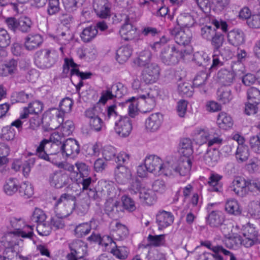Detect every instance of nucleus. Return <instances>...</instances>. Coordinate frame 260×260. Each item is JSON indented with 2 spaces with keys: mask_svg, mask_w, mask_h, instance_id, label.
I'll return each mask as SVG.
<instances>
[{
  "mask_svg": "<svg viewBox=\"0 0 260 260\" xmlns=\"http://www.w3.org/2000/svg\"><path fill=\"white\" fill-rule=\"evenodd\" d=\"M217 78L224 86L230 85L235 78L234 74L231 70L221 69L217 73Z\"/></svg>",
  "mask_w": 260,
  "mask_h": 260,
  "instance_id": "35",
  "label": "nucleus"
},
{
  "mask_svg": "<svg viewBox=\"0 0 260 260\" xmlns=\"http://www.w3.org/2000/svg\"><path fill=\"white\" fill-rule=\"evenodd\" d=\"M117 105L116 104L107 106L104 112L100 113L99 116V132L102 129V124L103 123V119L105 121L113 118L115 120L114 129L116 133L120 137L125 138L131 134L133 126L132 121L128 116H122L119 115L116 111Z\"/></svg>",
  "mask_w": 260,
  "mask_h": 260,
  "instance_id": "2",
  "label": "nucleus"
},
{
  "mask_svg": "<svg viewBox=\"0 0 260 260\" xmlns=\"http://www.w3.org/2000/svg\"><path fill=\"white\" fill-rule=\"evenodd\" d=\"M249 155L248 146L246 145H240L237 146L235 153V156L239 162L246 161Z\"/></svg>",
  "mask_w": 260,
  "mask_h": 260,
  "instance_id": "49",
  "label": "nucleus"
},
{
  "mask_svg": "<svg viewBox=\"0 0 260 260\" xmlns=\"http://www.w3.org/2000/svg\"><path fill=\"white\" fill-rule=\"evenodd\" d=\"M33 23L30 18L26 16L19 17V31L27 33L31 30Z\"/></svg>",
  "mask_w": 260,
  "mask_h": 260,
  "instance_id": "46",
  "label": "nucleus"
},
{
  "mask_svg": "<svg viewBox=\"0 0 260 260\" xmlns=\"http://www.w3.org/2000/svg\"><path fill=\"white\" fill-rule=\"evenodd\" d=\"M64 63L63 66V72L65 74H68L70 70V68L72 67V69L71 70L70 74L71 76L76 75L80 78V81L79 83L76 85V90L79 91L81 87L83 86V80L89 79L91 77L92 74L90 72H81L79 69H76L75 68L78 66V64L74 62L72 58H64Z\"/></svg>",
  "mask_w": 260,
  "mask_h": 260,
  "instance_id": "9",
  "label": "nucleus"
},
{
  "mask_svg": "<svg viewBox=\"0 0 260 260\" xmlns=\"http://www.w3.org/2000/svg\"><path fill=\"white\" fill-rule=\"evenodd\" d=\"M165 236L166 235L164 234L158 235L149 234L147 237L148 245L153 247H159L164 245L166 242Z\"/></svg>",
  "mask_w": 260,
  "mask_h": 260,
  "instance_id": "52",
  "label": "nucleus"
},
{
  "mask_svg": "<svg viewBox=\"0 0 260 260\" xmlns=\"http://www.w3.org/2000/svg\"><path fill=\"white\" fill-rule=\"evenodd\" d=\"M157 96V92L155 89L145 88L144 93L140 94L137 96H133L126 100L123 104L127 106L128 114L132 118L135 117L137 113L138 100L141 99L145 103L144 107L146 110L144 112L151 111L155 106V99Z\"/></svg>",
  "mask_w": 260,
  "mask_h": 260,
  "instance_id": "3",
  "label": "nucleus"
},
{
  "mask_svg": "<svg viewBox=\"0 0 260 260\" xmlns=\"http://www.w3.org/2000/svg\"><path fill=\"white\" fill-rule=\"evenodd\" d=\"M18 180L15 178H10L6 181L4 185V190L7 194L11 196L18 190Z\"/></svg>",
  "mask_w": 260,
  "mask_h": 260,
  "instance_id": "47",
  "label": "nucleus"
},
{
  "mask_svg": "<svg viewBox=\"0 0 260 260\" xmlns=\"http://www.w3.org/2000/svg\"><path fill=\"white\" fill-rule=\"evenodd\" d=\"M193 60L199 66L205 67L206 70L207 66L210 62V57L207 53L203 51H198L194 53Z\"/></svg>",
  "mask_w": 260,
  "mask_h": 260,
  "instance_id": "41",
  "label": "nucleus"
},
{
  "mask_svg": "<svg viewBox=\"0 0 260 260\" xmlns=\"http://www.w3.org/2000/svg\"><path fill=\"white\" fill-rule=\"evenodd\" d=\"M200 246L205 247L212 252H204L202 254L203 260H226L221 252L227 253L226 249L220 244L216 243L215 241L209 240L200 241Z\"/></svg>",
  "mask_w": 260,
  "mask_h": 260,
  "instance_id": "5",
  "label": "nucleus"
},
{
  "mask_svg": "<svg viewBox=\"0 0 260 260\" xmlns=\"http://www.w3.org/2000/svg\"><path fill=\"white\" fill-rule=\"evenodd\" d=\"M246 184V196H256L260 194V181L259 180H247Z\"/></svg>",
  "mask_w": 260,
  "mask_h": 260,
  "instance_id": "39",
  "label": "nucleus"
},
{
  "mask_svg": "<svg viewBox=\"0 0 260 260\" xmlns=\"http://www.w3.org/2000/svg\"><path fill=\"white\" fill-rule=\"evenodd\" d=\"M91 230L90 225L87 222L82 223L77 225L74 230L75 235L81 238L87 235Z\"/></svg>",
  "mask_w": 260,
  "mask_h": 260,
  "instance_id": "57",
  "label": "nucleus"
},
{
  "mask_svg": "<svg viewBox=\"0 0 260 260\" xmlns=\"http://www.w3.org/2000/svg\"><path fill=\"white\" fill-rule=\"evenodd\" d=\"M116 242L109 235H104L102 237L99 234V245L104 247L105 250L109 251L115 245Z\"/></svg>",
  "mask_w": 260,
  "mask_h": 260,
  "instance_id": "54",
  "label": "nucleus"
},
{
  "mask_svg": "<svg viewBox=\"0 0 260 260\" xmlns=\"http://www.w3.org/2000/svg\"><path fill=\"white\" fill-rule=\"evenodd\" d=\"M149 173L160 175L164 174L165 176H170L172 173V170H169V163H162V160L158 156L151 155L146 156L144 160Z\"/></svg>",
  "mask_w": 260,
  "mask_h": 260,
  "instance_id": "4",
  "label": "nucleus"
},
{
  "mask_svg": "<svg viewBox=\"0 0 260 260\" xmlns=\"http://www.w3.org/2000/svg\"><path fill=\"white\" fill-rule=\"evenodd\" d=\"M178 91L182 96L190 97L193 94V87L189 83L184 82L178 85Z\"/></svg>",
  "mask_w": 260,
  "mask_h": 260,
  "instance_id": "63",
  "label": "nucleus"
},
{
  "mask_svg": "<svg viewBox=\"0 0 260 260\" xmlns=\"http://www.w3.org/2000/svg\"><path fill=\"white\" fill-rule=\"evenodd\" d=\"M71 252L67 255L68 260H75V257H83L87 251V247L81 240L76 239L69 245Z\"/></svg>",
  "mask_w": 260,
  "mask_h": 260,
  "instance_id": "12",
  "label": "nucleus"
},
{
  "mask_svg": "<svg viewBox=\"0 0 260 260\" xmlns=\"http://www.w3.org/2000/svg\"><path fill=\"white\" fill-rule=\"evenodd\" d=\"M223 176L217 173L210 174L208 181V190L210 192L221 193L223 191V183L221 182Z\"/></svg>",
  "mask_w": 260,
  "mask_h": 260,
  "instance_id": "19",
  "label": "nucleus"
},
{
  "mask_svg": "<svg viewBox=\"0 0 260 260\" xmlns=\"http://www.w3.org/2000/svg\"><path fill=\"white\" fill-rule=\"evenodd\" d=\"M247 180L241 177H236L232 182V185L230 186L231 190L240 197H246V187Z\"/></svg>",
  "mask_w": 260,
  "mask_h": 260,
  "instance_id": "27",
  "label": "nucleus"
},
{
  "mask_svg": "<svg viewBox=\"0 0 260 260\" xmlns=\"http://www.w3.org/2000/svg\"><path fill=\"white\" fill-rule=\"evenodd\" d=\"M17 61L11 59L5 64H0V76H12L16 74L17 71Z\"/></svg>",
  "mask_w": 260,
  "mask_h": 260,
  "instance_id": "32",
  "label": "nucleus"
},
{
  "mask_svg": "<svg viewBox=\"0 0 260 260\" xmlns=\"http://www.w3.org/2000/svg\"><path fill=\"white\" fill-rule=\"evenodd\" d=\"M217 123L220 128L226 129L233 125L231 117L225 112H220L217 117Z\"/></svg>",
  "mask_w": 260,
  "mask_h": 260,
  "instance_id": "45",
  "label": "nucleus"
},
{
  "mask_svg": "<svg viewBox=\"0 0 260 260\" xmlns=\"http://www.w3.org/2000/svg\"><path fill=\"white\" fill-rule=\"evenodd\" d=\"M19 192L21 196L25 199L30 198L34 194V189L31 185L28 183H22L19 188Z\"/></svg>",
  "mask_w": 260,
  "mask_h": 260,
  "instance_id": "60",
  "label": "nucleus"
},
{
  "mask_svg": "<svg viewBox=\"0 0 260 260\" xmlns=\"http://www.w3.org/2000/svg\"><path fill=\"white\" fill-rule=\"evenodd\" d=\"M89 206V199L83 198L76 202L75 208L77 213L79 215H84L88 211Z\"/></svg>",
  "mask_w": 260,
  "mask_h": 260,
  "instance_id": "53",
  "label": "nucleus"
},
{
  "mask_svg": "<svg viewBox=\"0 0 260 260\" xmlns=\"http://www.w3.org/2000/svg\"><path fill=\"white\" fill-rule=\"evenodd\" d=\"M43 43V38L39 34L29 35L25 40V47L28 50H32L39 47Z\"/></svg>",
  "mask_w": 260,
  "mask_h": 260,
  "instance_id": "33",
  "label": "nucleus"
},
{
  "mask_svg": "<svg viewBox=\"0 0 260 260\" xmlns=\"http://www.w3.org/2000/svg\"><path fill=\"white\" fill-rule=\"evenodd\" d=\"M210 72L206 71H201L197 73L193 80V85L194 87L201 88L200 91L205 93L207 91L204 85L210 76Z\"/></svg>",
  "mask_w": 260,
  "mask_h": 260,
  "instance_id": "31",
  "label": "nucleus"
},
{
  "mask_svg": "<svg viewBox=\"0 0 260 260\" xmlns=\"http://www.w3.org/2000/svg\"><path fill=\"white\" fill-rule=\"evenodd\" d=\"M241 233L243 237H240L239 240L241 244L245 247L260 243V234L254 224L248 223L243 225Z\"/></svg>",
  "mask_w": 260,
  "mask_h": 260,
  "instance_id": "6",
  "label": "nucleus"
},
{
  "mask_svg": "<svg viewBox=\"0 0 260 260\" xmlns=\"http://www.w3.org/2000/svg\"><path fill=\"white\" fill-rule=\"evenodd\" d=\"M224 62L223 59L217 53H215V50H213L212 63L210 67L207 68L208 72L211 73L217 70L219 68L223 66Z\"/></svg>",
  "mask_w": 260,
  "mask_h": 260,
  "instance_id": "61",
  "label": "nucleus"
},
{
  "mask_svg": "<svg viewBox=\"0 0 260 260\" xmlns=\"http://www.w3.org/2000/svg\"><path fill=\"white\" fill-rule=\"evenodd\" d=\"M91 131H98V103L87 109L84 112Z\"/></svg>",
  "mask_w": 260,
  "mask_h": 260,
  "instance_id": "20",
  "label": "nucleus"
},
{
  "mask_svg": "<svg viewBox=\"0 0 260 260\" xmlns=\"http://www.w3.org/2000/svg\"><path fill=\"white\" fill-rule=\"evenodd\" d=\"M132 177L131 170L124 166H117L115 170V179L120 184H125Z\"/></svg>",
  "mask_w": 260,
  "mask_h": 260,
  "instance_id": "23",
  "label": "nucleus"
},
{
  "mask_svg": "<svg viewBox=\"0 0 260 260\" xmlns=\"http://www.w3.org/2000/svg\"><path fill=\"white\" fill-rule=\"evenodd\" d=\"M211 131L212 130L209 131L201 127L196 128L193 132L194 140L196 143L200 145L206 144L210 138Z\"/></svg>",
  "mask_w": 260,
  "mask_h": 260,
  "instance_id": "30",
  "label": "nucleus"
},
{
  "mask_svg": "<svg viewBox=\"0 0 260 260\" xmlns=\"http://www.w3.org/2000/svg\"><path fill=\"white\" fill-rule=\"evenodd\" d=\"M105 211L110 218L117 219L122 216L123 208L119 202L108 200L105 204Z\"/></svg>",
  "mask_w": 260,
  "mask_h": 260,
  "instance_id": "18",
  "label": "nucleus"
},
{
  "mask_svg": "<svg viewBox=\"0 0 260 260\" xmlns=\"http://www.w3.org/2000/svg\"><path fill=\"white\" fill-rule=\"evenodd\" d=\"M76 198L68 193L62 194L55 204L56 211L62 214V217H66L72 212L75 208Z\"/></svg>",
  "mask_w": 260,
  "mask_h": 260,
  "instance_id": "8",
  "label": "nucleus"
},
{
  "mask_svg": "<svg viewBox=\"0 0 260 260\" xmlns=\"http://www.w3.org/2000/svg\"><path fill=\"white\" fill-rule=\"evenodd\" d=\"M62 145L51 143L47 139H43L37 147V149L47 151L50 154H58L60 152L62 153Z\"/></svg>",
  "mask_w": 260,
  "mask_h": 260,
  "instance_id": "29",
  "label": "nucleus"
},
{
  "mask_svg": "<svg viewBox=\"0 0 260 260\" xmlns=\"http://www.w3.org/2000/svg\"><path fill=\"white\" fill-rule=\"evenodd\" d=\"M230 0H211L212 10L216 13H221L229 4Z\"/></svg>",
  "mask_w": 260,
  "mask_h": 260,
  "instance_id": "64",
  "label": "nucleus"
},
{
  "mask_svg": "<svg viewBox=\"0 0 260 260\" xmlns=\"http://www.w3.org/2000/svg\"><path fill=\"white\" fill-rule=\"evenodd\" d=\"M151 58V53L149 50L142 51L139 56L135 59L134 62L139 67L149 66Z\"/></svg>",
  "mask_w": 260,
  "mask_h": 260,
  "instance_id": "48",
  "label": "nucleus"
},
{
  "mask_svg": "<svg viewBox=\"0 0 260 260\" xmlns=\"http://www.w3.org/2000/svg\"><path fill=\"white\" fill-rule=\"evenodd\" d=\"M216 205V203H209L206 207V210L208 213L206 217V223L213 228H218L222 225L224 221L223 213L219 210H213L212 209L213 207Z\"/></svg>",
  "mask_w": 260,
  "mask_h": 260,
  "instance_id": "10",
  "label": "nucleus"
},
{
  "mask_svg": "<svg viewBox=\"0 0 260 260\" xmlns=\"http://www.w3.org/2000/svg\"><path fill=\"white\" fill-rule=\"evenodd\" d=\"M200 24L204 25H213L216 28H220L223 32H228V24L227 22L219 18H216L211 15L205 14L204 16L200 18Z\"/></svg>",
  "mask_w": 260,
  "mask_h": 260,
  "instance_id": "16",
  "label": "nucleus"
},
{
  "mask_svg": "<svg viewBox=\"0 0 260 260\" xmlns=\"http://www.w3.org/2000/svg\"><path fill=\"white\" fill-rule=\"evenodd\" d=\"M69 178L66 173L60 171H55L49 174L48 181L51 186L56 188H61L69 183Z\"/></svg>",
  "mask_w": 260,
  "mask_h": 260,
  "instance_id": "17",
  "label": "nucleus"
},
{
  "mask_svg": "<svg viewBox=\"0 0 260 260\" xmlns=\"http://www.w3.org/2000/svg\"><path fill=\"white\" fill-rule=\"evenodd\" d=\"M179 151L183 157H191L192 156L193 150L192 141L189 138H183L180 140Z\"/></svg>",
  "mask_w": 260,
  "mask_h": 260,
  "instance_id": "37",
  "label": "nucleus"
},
{
  "mask_svg": "<svg viewBox=\"0 0 260 260\" xmlns=\"http://www.w3.org/2000/svg\"><path fill=\"white\" fill-rule=\"evenodd\" d=\"M177 27L182 29L183 28H189L191 27L194 23V19L189 14L180 15L176 20Z\"/></svg>",
  "mask_w": 260,
  "mask_h": 260,
  "instance_id": "42",
  "label": "nucleus"
},
{
  "mask_svg": "<svg viewBox=\"0 0 260 260\" xmlns=\"http://www.w3.org/2000/svg\"><path fill=\"white\" fill-rule=\"evenodd\" d=\"M228 43L235 47H238L245 42V35L239 29H234L230 31L227 36Z\"/></svg>",
  "mask_w": 260,
  "mask_h": 260,
  "instance_id": "26",
  "label": "nucleus"
},
{
  "mask_svg": "<svg viewBox=\"0 0 260 260\" xmlns=\"http://www.w3.org/2000/svg\"><path fill=\"white\" fill-rule=\"evenodd\" d=\"M110 87V90H112L114 93L115 97L120 98L127 92L126 86L121 82L113 84Z\"/></svg>",
  "mask_w": 260,
  "mask_h": 260,
  "instance_id": "59",
  "label": "nucleus"
},
{
  "mask_svg": "<svg viewBox=\"0 0 260 260\" xmlns=\"http://www.w3.org/2000/svg\"><path fill=\"white\" fill-rule=\"evenodd\" d=\"M57 59V55L53 51L48 49L37 51L35 55V62L40 69H46L51 67Z\"/></svg>",
  "mask_w": 260,
  "mask_h": 260,
  "instance_id": "7",
  "label": "nucleus"
},
{
  "mask_svg": "<svg viewBox=\"0 0 260 260\" xmlns=\"http://www.w3.org/2000/svg\"><path fill=\"white\" fill-rule=\"evenodd\" d=\"M121 206L124 210L128 212H133L136 209L135 201L128 196L124 195L121 197Z\"/></svg>",
  "mask_w": 260,
  "mask_h": 260,
  "instance_id": "56",
  "label": "nucleus"
},
{
  "mask_svg": "<svg viewBox=\"0 0 260 260\" xmlns=\"http://www.w3.org/2000/svg\"><path fill=\"white\" fill-rule=\"evenodd\" d=\"M248 101L256 104L260 103V90L257 88L251 87L247 90Z\"/></svg>",
  "mask_w": 260,
  "mask_h": 260,
  "instance_id": "62",
  "label": "nucleus"
},
{
  "mask_svg": "<svg viewBox=\"0 0 260 260\" xmlns=\"http://www.w3.org/2000/svg\"><path fill=\"white\" fill-rule=\"evenodd\" d=\"M36 154L39 158L55 165L57 164L59 159L58 154H50L44 150L36 149Z\"/></svg>",
  "mask_w": 260,
  "mask_h": 260,
  "instance_id": "50",
  "label": "nucleus"
},
{
  "mask_svg": "<svg viewBox=\"0 0 260 260\" xmlns=\"http://www.w3.org/2000/svg\"><path fill=\"white\" fill-rule=\"evenodd\" d=\"M98 34V23L84 28L80 37L85 42H88L94 38Z\"/></svg>",
  "mask_w": 260,
  "mask_h": 260,
  "instance_id": "40",
  "label": "nucleus"
},
{
  "mask_svg": "<svg viewBox=\"0 0 260 260\" xmlns=\"http://www.w3.org/2000/svg\"><path fill=\"white\" fill-rule=\"evenodd\" d=\"M139 197L141 201L147 206L153 205L156 201L155 193L152 190L143 189L140 192Z\"/></svg>",
  "mask_w": 260,
  "mask_h": 260,
  "instance_id": "38",
  "label": "nucleus"
},
{
  "mask_svg": "<svg viewBox=\"0 0 260 260\" xmlns=\"http://www.w3.org/2000/svg\"><path fill=\"white\" fill-rule=\"evenodd\" d=\"M132 48L130 46H123L119 48L116 53V59L120 63L125 62L132 53Z\"/></svg>",
  "mask_w": 260,
  "mask_h": 260,
  "instance_id": "34",
  "label": "nucleus"
},
{
  "mask_svg": "<svg viewBox=\"0 0 260 260\" xmlns=\"http://www.w3.org/2000/svg\"><path fill=\"white\" fill-rule=\"evenodd\" d=\"M217 94L218 101L223 104L229 103L233 98L231 90L229 88L219 90Z\"/></svg>",
  "mask_w": 260,
  "mask_h": 260,
  "instance_id": "55",
  "label": "nucleus"
},
{
  "mask_svg": "<svg viewBox=\"0 0 260 260\" xmlns=\"http://www.w3.org/2000/svg\"><path fill=\"white\" fill-rule=\"evenodd\" d=\"M8 236L7 238H2V244L5 247L4 253L6 256L0 255V260H12L14 256L17 255V252L15 250V246L17 244L16 241H8Z\"/></svg>",
  "mask_w": 260,
  "mask_h": 260,
  "instance_id": "22",
  "label": "nucleus"
},
{
  "mask_svg": "<svg viewBox=\"0 0 260 260\" xmlns=\"http://www.w3.org/2000/svg\"><path fill=\"white\" fill-rule=\"evenodd\" d=\"M159 75V68L156 63H151L142 71L141 80L146 84L154 83Z\"/></svg>",
  "mask_w": 260,
  "mask_h": 260,
  "instance_id": "15",
  "label": "nucleus"
},
{
  "mask_svg": "<svg viewBox=\"0 0 260 260\" xmlns=\"http://www.w3.org/2000/svg\"><path fill=\"white\" fill-rule=\"evenodd\" d=\"M221 29H217L209 41H211V44L214 48V50L220 49L222 46L224 42V35Z\"/></svg>",
  "mask_w": 260,
  "mask_h": 260,
  "instance_id": "43",
  "label": "nucleus"
},
{
  "mask_svg": "<svg viewBox=\"0 0 260 260\" xmlns=\"http://www.w3.org/2000/svg\"><path fill=\"white\" fill-rule=\"evenodd\" d=\"M150 48L154 52L159 51V58L167 66H174L184 59L186 55L190 54V50L182 48L175 44L170 43L165 36L160 37L150 44Z\"/></svg>",
  "mask_w": 260,
  "mask_h": 260,
  "instance_id": "1",
  "label": "nucleus"
},
{
  "mask_svg": "<svg viewBox=\"0 0 260 260\" xmlns=\"http://www.w3.org/2000/svg\"><path fill=\"white\" fill-rule=\"evenodd\" d=\"M225 209L228 213L235 215H239L241 212L238 202L235 199H230L226 201Z\"/></svg>",
  "mask_w": 260,
  "mask_h": 260,
  "instance_id": "51",
  "label": "nucleus"
},
{
  "mask_svg": "<svg viewBox=\"0 0 260 260\" xmlns=\"http://www.w3.org/2000/svg\"><path fill=\"white\" fill-rule=\"evenodd\" d=\"M259 132L255 136L250 138L249 144L251 149L256 153H260V121L257 125Z\"/></svg>",
  "mask_w": 260,
  "mask_h": 260,
  "instance_id": "58",
  "label": "nucleus"
},
{
  "mask_svg": "<svg viewBox=\"0 0 260 260\" xmlns=\"http://www.w3.org/2000/svg\"><path fill=\"white\" fill-rule=\"evenodd\" d=\"M109 252L119 259H125L129 253L126 247L118 246L116 243Z\"/></svg>",
  "mask_w": 260,
  "mask_h": 260,
  "instance_id": "44",
  "label": "nucleus"
},
{
  "mask_svg": "<svg viewBox=\"0 0 260 260\" xmlns=\"http://www.w3.org/2000/svg\"><path fill=\"white\" fill-rule=\"evenodd\" d=\"M174 217L170 212L159 211L156 215V220L158 229L161 230L170 226L173 222Z\"/></svg>",
  "mask_w": 260,
  "mask_h": 260,
  "instance_id": "24",
  "label": "nucleus"
},
{
  "mask_svg": "<svg viewBox=\"0 0 260 260\" xmlns=\"http://www.w3.org/2000/svg\"><path fill=\"white\" fill-rule=\"evenodd\" d=\"M10 222L11 225L15 229V231L9 233L6 237H3V238H7L8 236H10L9 237L8 241H16L15 240L12 239L13 236H18L23 238H28L30 239L32 238L34 235L32 226H28L27 227L30 228V230L28 232H26L25 231H22L20 229L21 223L23 222L21 218L18 219L13 217L11 219Z\"/></svg>",
  "mask_w": 260,
  "mask_h": 260,
  "instance_id": "11",
  "label": "nucleus"
},
{
  "mask_svg": "<svg viewBox=\"0 0 260 260\" xmlns=\"http://www.w3.org/2000/svg\"><path fill=\"white\" fill-rule=\"evenodd\" d=\"M192 166V161L190 157L182 156L178 164L170 165L169 170H172L171 175L178 174L180 176H185L190 172Z\"/></svg>",
  "mask_w": 260,
  "mask_h": 260,
  "instance_id": "13",
  "label": "nucleus"
},
{
  "mask_svg": "<svg viewBox=\"0 0 260 260\" xmlns=\"http://www.w3.org/2000/svg\"><path fill=\"white\" fill-rule=\"evenodd\" d=\"M220 158V152L217 149L208 150L204 154V161L209 167H214Z\"/></svg>",
  "mask_w": 260,
  "mask_h": 260,
  "instance_id": "36",
  "label": "nucleus"
},
{
  "mask_svg": "<svg viewBox=\"0 0 260 260\" xmlns=\"http://www.w3.org/2000/svg\"><path fill=\"white\" fill-rule=\"evenodd\" d=\"M170 32L174 37L175 42L179 46L188 45L192 38L191 32L188 29L185 30L178 27H174L170 29Z\"/></svg>",
  "mask_w": 260,
  "mask_h": 260,
  "instance_id": "14",
  "label": "nucleus"
},
{
  "mask_svg": "<svg viewBox=\"0 0 260 260\" xmlns=\"http://www.w3.org/2000/svg\"><path fill=\"white\" fill-rule=\"evenodd\" d=\"M137 27L129 23H125L121 27L119 34L124 41L132 40L137 37Z\"/></svg>",
  "mask_w": 260,
  "mask_h": 260,
  "instance_id": "28",
  "label": "nucleus"
},
{
  "mask_svg": "<svg viewBox=\"0 0 260 260\" xmlns=\"http://www.w3.org/2000/svg\"><path fill=\"white\" fill-rule=\"evenodd\" d=\"M62 154L67 156H76L80 152V146L77 141L74 139L69 138L63 143L62 145Z\"/></svg>",
  "mask_w": 260,
  "mask_h": 260,
  "instance_id": "21",
  "label": "nucleus"
},
{
  "mask_svg": "<svg viewBox=\"0 0 260 260\" xmlns=\"http://www.w3.org/2000/svg\"><path fill=\"white\" fill-rule=\"evenodd\" d=\"M162 120V115L159 113L151 114L145 120L146 128L151 132H155L159 129Z\"/></svg>",
  "mask_w": 260,
  "mask_h": 260,
  "instance_id": "25",
  "label": "nucleus"
}]
</instances>
